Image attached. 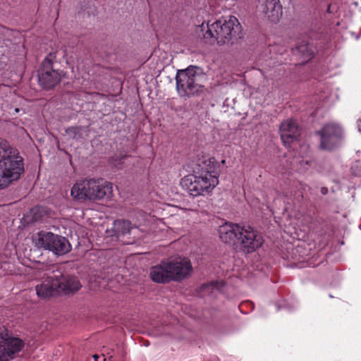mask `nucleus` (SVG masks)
Segmentation results:
<instances>
[{
    "mask_svg": "<svg viewBox=\"0 0 361 361\" xmlns=\"http://www.w3.org/2000/svg\"><path fill=\"white\" fill-rule=\"evenodd\" d=\"M61 276V273L58 270L48 271L44 274V279L35 287L37 296L46 299L59 295L58 277Z\"/></svg>",
    "mask_w": 361,
    "mask_h": 361,
    "instance_id": "6e6552de",
    "label": "nucleus"
},
{
    "mask_svg": "<svg viewBox=\"0 0 361 361\" xmlns=\"http://www.w3.org/2000/svg\"><path fill=\"white\" fill-rule=\"evenodd\" d=\"M190 260L187 257H177L161 261L150 269L151 279L158 283L171 281L180 282L189 277L192 272Z\"/></svg>",
    "mask_w": 361,
    "mask_h": 361,
    "instance_id": "f03ea898",
    "label": "nucleus"
},
{
    "mask_svg": "<svg viewBox=\"0 0 361 361\" xmlns=\"http://www.w3.org/2000/svg\"><path fill=\"white\" fill-rule=\"evenodd\" d=\"M14 111L16 113H18L20 109L18 108H16Z\"/></svg>",
    "mask_w": 361,
    "mask_h": 361,
    "instance_id": "bb28decb",
    "label": "nucleus"
},
{
    "mask_svg": "<svg viewBox=\"0 0 361 361\" xmlns=\"http://www.w3.org/2000/svg\"><path fill=\"white\" fill-rule=\"evenodd\" d=\"M51 60L45 59L42 68L39 74V83L44 89H51L61 81L62 72L50 68Z\"/></svg>",
    "mask_w": 361,
    "mask_h": 361,
    "instance_id": "9d476101",
    "label": "nucleus"
},
{
    "mask_svg": "<svg viewBox=\"0 0 361 361\" xmlns=\"http://www.w3.org/2000/svg\"><path fill=\"white\" fill-rule=\"evenodd\" d=\"M321 147L324 149H331L337 146L343 137L342 128L336 123H329L319 132Z\"/></svg>",
    "mask_w": 361,
    "mask_h": 361,
    "instance_id": "1a4fd4ad",
    "label": "nucleus"
},
{
    "mask_svg": "<svg viewBox=\"0 0 361 361\" xmlns=\"http://www.w3.org/2000/svg\"><path fill=\"white\" fill-rule=\"evenodd\" d=\"M237 243L247 253L253 252L263 244V238L252 227L240 224Z\"/></svg>",
    "mask_w": 361,
    "mask_h": 361,
    "instance_id": "423d86ee",
    "label": "nucleus"
},
{
    "mask_svg": "<svg viewBox=\"0 0 361 361\" xmlns=\"http://www.w3.org/2000/svg\"><path fill=\"white\" fill-rule=\"evenodd\" d=\"M90 179H85L76 182L71 188V196L78 200L84 201L89 200V192L90 186L89 185Z\"/></svg>",
    "mask_w": 361,
    "mask_h": 361,
    "instance_id": "dca6fc26",
    "label": "nucleus"
},
{
    "mask_svg": "<svg viewBox=\"0 0 361 361\" xmlns=\"http://www.w3.org/2000/svg\"><path fill=\"white\" fill-rule=\"evenodd\" d=\"M298 51L301 53H303L304 55V59L305 61H308L313 56V52L310 51L309 47L307 46H300L298 48Z\"/></svg>",
    "mask_w": 361,
    "mask_h": 361,
    "instance_id": "4be33fe9",
    "label": "nucleus"
},
{
    "mask_svg": "<svg viewBox=\"0 0 361 361\" xmlns=\"http://www.w3.org/2000/svg\"><path fill=\"white\" fill-rule=\"evenodd\" d=\"M89 185L90 186L91 192H89V200H102L105 197L109 198L113 192L112 185L111 183L103 179L91 178L90 179Z\"/></svg>",
    "mask_w": 361,
    "mask_h": 361,
    "instance_id": "9b49d317",
    "label": "nucleus"
},
{
    "mask_svg": "<svg viewBox=\"0 0 361 361\" xmlns=\"http://www.w3.org/2000/svg\"><path fill=\"white\" fill-rule=\"evenodd\" d=\"M240 224L226 223L219 228V238L225 243H235L237 242Z\"/></svg>",
    "mask_w": 361,
    "mask_h": 361,
    "instance_id": "2eb2a0df",
    "label": "nucleus"
},
{
    "mask_svg": "<svg viewBox=\"0 0 361 361\" xmlns=\"http://www.w3.org/2000/svg\"><path fill=\"white\" fill-rule=\"evenodd\" d=\"M80 128L70 127L66 130V135L71 139H78L80 136Z\"/></svg>",
    "mask_w": 361,
    "mask_h": 361,
    "instance_id": "aec40b11",
    "label": "nucleus"
},
{
    "mask_svg": "<svg viewBox=\"0 0 361 361\" xmlns=\"http://www.w3.org/2000/svg\"><path fill=\"white\" fill-rule=\"evenodd\" d=\"M357 127L358 129V131L361 133V117L357 119Z\"/></svg>",
    "mask_w": 361,
    "mask_h": 361,
    "instance_id": "b1692460",
    "label": "nucleus"
},
{
    "mask_svg": "<svg viewBox=\"0 0 361 361\" xmlns=\"http://www.w3.org/2000/svg\"><path fill=\"white\" fill-rule=\"evenodd\" d=\"M24 346V342L8 335V331L0 329V361H10Z\"/></svg>",
    "mask_w": 361,
    "mask_h": 361,
    "instance_id": "0eeeda50",
    "label": "nucleus"
},
{
    "mask_svg": "<svg viewBox=\"0 0 361 361\" xmlns=\"http://www.w3.org/2000/svg\"><path fill=\"white\" fill-rule=\"evenodd\" d=\"M214 169V159H204L197 164L192 174L182 178L180 183L193 197L208 195L219 184V176Z\"/></svg>",
    "mask_w": 361,
    "mask_h": 361,
    "instance_id": "f257e3e1",
    "label": "nucleus"
},
{
    "mask_svg": "<svg viewBox=\"0 0 361 361\" xmlns=\"http://www.w3.org/2000/svg\"><path fill=\"white\" fill-rule=\"evenodd\" d=\"M93 357L95 360V361H97V359L99 358V356L97 355H93Z\"/></svg>",
    "mask_w": 361,
    "mask_h": 361,
    "instance_id": "a878e982",
    "label": "nucleus"
},
{
    "mask_svg": "<svg viewBox=\"0 0 361 361\" xmlns=\"http://www.w3.org/2000/svg\"><path fill=\"white\" fill-rule=\"evenodd\" d=\"M23 172V159L18 150L0 138V189L18 180Z\"/></svg>",
    "mask_w": 361,
    "mask_h": 361,
    "instance_id": "7ed1b4c3",
    "label": "nucleus"
},
{
    "mask_svg": "<svg viewBox=\"0 0 361 361\" xmlns=\"http://www.w3.org/2000/svg\"><path fill=\"white\" fill-rule=\"evenodd\" d=\"M241 26L238 20L230 16L228 20H217L207 25L205 38L212 39L219 44L229 43L233 39L240 37Z\"/></svg>",
    "mask_w": 361,
    "mask_h": 361,
    "instance_id": "20e7f679",
    "label": "nucleus"
},
{
    "mask_svg": "<svg viewBox=\"0 0 361 361\" xmlns=\"http://www.w3.org/2000/svg\"><path fill=\"white\" fill-rule=\"evenodd\" d=\"M297 162L300 165L301 167L305 168V166L309 164V160H299Z\"/></svg>",
    "mask_w": 361,
    "mask_h": 361,
    "instance_id": "5701e85b",
    "label": "nucleus"
},
{
    "mask_svg": "<svg viewBox=\"0 0 361 361\" xmlns=\"http://www.w3.org/2000/svg\"><path fill=\"white\" fill-rule=\"evenodd\" d=\"M52 241L53 243H51L49 250L52 251L57 255H63L71 249V244L64 237L55 235Z\"/></svg>",
    "mask_w": 361,
    "mask_h": 361,
    "instance_id": "f3484780",
    "label": "nucleus"
},
{
    "mask_svg": "<svg viewBox=\"0 0 361 361\" xmlns=\"http://www.w3.org/2000/svg\"><path fill=\"white\" fill-rule=\"evenodd\" d=\"M259 10L271 22L276 23L282 16V7L279 0H258Z\"/></svg>",
    "mask_w": 361,
    "mask_h": 361,
    "instance_id": "f8f14e48",
    "label": "nucleus"
},
{
    "mask_svg": "<svg viewBox=\"0 0 361 361\" xmlns=\"http://www.w3.org/2000/svg\"><path fill=\"white\" fill-rule=\"evenodd\" d=\"M115 228L122 234L130 233L133 228L130 226V221L127 220H118L114 224Z\"/></svg>",
    "mask_w": 361,
    "mask_h": 361,
    "instance_id": "6ab92c4d",
    "label": "nucleus"
},
{
    "mask_svg": "<svg viewBox=\"0 0 361 361\" xmlns=\"http://www.w3.org/2000/svg\"><path fill=\"white\" fill-rule=\"evenodd\" d=\"M202 291L205 293H210L214 290H219V283L217 282H212L210 283L204 284L201 286Z\"/></svg>",
    "mask_w": 361,
    "mask_h": 361,
    "instance_id": "412c9836",
    "label": "nucleus"
},
{
    "mask_svg": "<svg viewBox=\"0 0 361 361\" xmlns=\"http://www.w3.org/2000/svg\"><path fill=\"white\" fill-rule=\"evenodd\" d=\"M58 282L59 283L60 294H73L78 292L82 287L77 277L71 276H65L62 274L61 277H58Z\"/></svg>",
    "mask_w": 361,
    "mask_h": 361,
    "instance_id": "4468645a",
    "label": "nucleus"
},
{
    "mask_svg": "<svg viewBox=\"0 0 361 361\" xmlns=\"http://www.w3.org/2000/svg\"><path fill=\"white\" fill-rule=\"evenodd\" d=\"M198 71V67L191 66L177 72L176 89L181 97L193 95L202 91L203 86L200 83L201 76Z\"/></svg>",
    "mask_w": 361,
    "mask_h": 361,
    "instance_id": "39448f33",
    "label": "nucleus"
},
{
    "mask_svg": "<svg viewBox=\"0 0 361 361\" xmlns=\"http://www.w3.org/2000/svg\"><path fill=\"white\" fill-rule=\"evenodd\" d=\"M327 191H328V190H327V188H322V194H324V195L326 194V193H327Z\"/></svg>",
    "mask_w": 361,
    "mask_h": 361,
    "instance_id": "393cba45",
    "label": "nucleus"
},
{
    "mask_svg": "<svg viewBox=\"0 0 361 361\" xmlns=\"http://www.w3.org/2000/svg\"><path fill=\"white\" fill-rule=\"evenodd\" d=\"M280 133L283 144L288 145L300 136V132L297 123L288 119L281 124Z\"/></svg>",
    "mask_w": 361,
    "mask_h": 361,
    "instance_id": "ddd939ff",
    "label": "nucleus"
},
{
    "mask_svg": "<svg viewBox=\"0 0 361 361\" xmlns=\"http://www.w3.org/2000/svg\"><path fill=\"white\" fill-rule=\"evenodd\" d=\"M53 238H55V234L51 232L41 231L32 237V241L35 247L49 250L51 243H53Z\"/></svg>",
    "mask_w": 361,
    "mask_h": 361,
    "instance_id": "a211bd4d",
    "label": "nucleus"
}]
</instances>
